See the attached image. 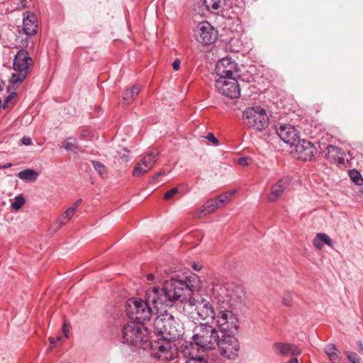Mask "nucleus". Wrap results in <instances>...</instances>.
<instances>
[{
  "label": "nucleus",
  "instance_id": "obj_23",
  "mask_svg": "<svg viewBox=\"0 0 363 363\" xmlns=\"http://www.w3.org/2000/svg\"><path fill=\"white\" fill-rule=\"evenodd\" d=\"M199 347L194 343V342H185L182 344L181 347V352L182 354L189 359L198 358V349Z\"/></svg>",
  "mask_w": 363,
  "mask_h": 363
},
{
  "label": "nucleus",
  "instance_id": "obj_34",
  "mask_svg": "<svg viewBox=\"0 0 363 363\" xmlns=\"http://www.w3.org/2000/svg\"><path fill=\"white\" fill-rule=\"evenodd\" d=\"M240 41L238 38H232L229 42V49L233 52H240Z\"/></svg>",
  "mask_w": 363,
  "mask_h": 363
},
{
  "label": "nucleus",
  "instance_id": "obj_30",
  "mask_svg": "<svg viewBox=\"0 0 363 363\" xmlns=\"http://www.w3.org/2000/svg\"><path fill=\"white\" fill-rule=\"evenodd\" d=\"M350 177L351 180L357 185H362L363 184V178L362 177L360 173L355 170L352 169L349 172Z\"/></svg>",
  "mask_w": 363,
  "mask_h": 363
},
{
  "label": "nucleus",
  "instance_id": "obj_7",
  "mask_svg": "<svg viewBox=\"0 0 363 363\" xmlns=\"http://www.w3.org/2000/svg\"><path fill=\"white\" fill-rule=\"evenodd\" d=\"M245 124L252 129L262 131L269 125V118L265 109L260 106L247 108L243 113Z\"/></svg>",
  "mask_w": 363,
  "mask_h": 363
},
{
  "label": "nucleus",
  "instance_id": "obj_47",
  "mask_svg": "<svg viewBox=\"0 0 363 363\" xmlns=\"http://www.w3.org/2000/svg\"><path fill=\"white\" fill-rule=\"evenodd\" d=\"M313 245L318 250H321L323 246V244L322 243L320 239L318 238V235H316L313 240Z\"/></svg>",
  "mask_w": 363,
  "mask_h": 363
},
{
  "label": "nucleus",
  "instance_id": "obj_43",
  "mask_svg": "<svg viewBox=\"0 0 363 363\" xmlns=\"http://www.w3.org/2000/svg\"><path fill=\"white\" fill-rule=\"evenodd\" d=\"M75 213V207H69L62 214L66 216V218L71 219Z\"/></svg>",
  "mask_w": 363,
  "mask_h": 363
},
{
  "label": "nucleus",
  "instance_id": "obj_15",
  "mask_svg": "<svg viewBox=\"0 0 363 363\" xmlns=\"http://www.w3.org/2000/svg\"><path fill=\"white\" fill-rule=\"evenodd\" d=\"M276 131L279 137L286 143L294 146L300 142L298 130L289 124H278Z\"/></svg>",
  "mask_w": 363,
  "mask_h": 363
},
{
  "label": "nucleus",
  "instance_id": "obj_48",
  "mask_svg": "<svg viewBox=\"0 0 363 363\" xmlns=\"http://www.w3.org/2000/svg\"><path fill=\"white\" fill-rule=\"evenodd\" d=\"M21 143H22V144H23L24 145H26V146L30 145L33 143L32 139L28 136H24L23 138H22Z\"/></svg>",
  "mask_w": 363,
  "mask_h": 363
},
{
  "label": "nucleus",
  "instance_id": "obj_17",
  "mask_svg": "<svg viewBox=\"0 0 363 363\" xmlns=\"http://www.w3.org/2000/svg\"><path fill=\"white\" fill-rule=\"evenodd\" d=\"M291 179L289 177H286L279 180L272 186L271 191L268 196V201L274 202L278 200L283 193L289 189Z\"/></svg>",
  "mask_w": 363,
  "mask_h": 363
},
{
  "label": "nucleus",
  "instance_id": "obj_36",
  "mask_svg": "<svg viewBox=\"0 0 363 363\" xmlns=\"http://www.w3.org/2000/svg\"><path fill=\"white\" fill-rule=\"evenodd\" d=\"M345 354L351 363H361V358L357 353L350 351H346Z\"/></svg>",
  "mask_w": 363,
  "mask_h": 363
},
{
  "label": "nucleus",
  "instance_id": "obj_21",
  "mask_svg": "<svg viewBox=\"0 0 363 363\" xmlns=\"http://www.w3.org/2000/svg\"><path fill=\"white\" fill-rule=\"evenodd\" d=\"M274 352L279 355H298L301 350L296 345L289 343L276 342L274 345Z\"/></svg>",
  "mask_w": 363,
  "mask_h": 363
},
{
  "label": "nucleus",
  "instance_id": "obj_1",
  "mask_svg": "<svg viewBox=\"0 0 363 363\" xmlns=\"http://www.w3.org/2000/svg\"><path fill=\"white\" fill-rule=\"evenodd\" d=\"M201 286V282L194 274L185 277L184 280L172 277L164 282L162 289L155 286L147 295L154 303L172 306L174 302L183 298L186 292L199 290Z\"/></svg>",
  "mask_w": 363,
  "mask_h": 363
},
{
  "label": "nucleus",
  "instance_id": "obj_13",
  "mask_svg": "<svg viewBox=\"0 0 363 363\" xmlns=\"http://www.w3.org/2000/svg\"><path fill=\"white\" fill-rule=\"evenodd\" d=\"M160 152L157 150L153 149L143 154L141 160L136 163L133 176L138 177L147 173L155 164L158 160Z\"/></svg>",
  "mask_w": 363,
  "mask_h": 363
},
{
  "label": "nucleus",
  "instance_id": "obj_28",
  "mask_svg": "<svg viewBox=\"0 0 363 363\" xmlns=\"http://www.w3.org/2000/svg\"><path fill=\"white\" fill-rule=\"evenodd\" d=\"M219 208L218 201L211 200L207 201L200 209V213L203 215H208L214 212Z\"/></svg>",
  "mask_w": 363,
  "mask_h": 363
},
{
  "label": "nucleus",
  "instance_id": "obj_49",
  "mask_svg": "<svg viewBox=\"0 0 363 363\" xmlns=\"http://www.w3.org/2000/svg\"><path fill=\"white\" fill-rule=\"evenodd\" d=\"M69 324H67L65 321L64 322V324L62 325V332L65 336V337H68L69 334Z\"/></svg>",
  "mask_w": 363,
  "mask_h": 363
},
{
  "label": "nucleus",
  "instance_id": "obj_53",
  "mask_svg": "<svg viewBox=\"0 0 363 363\" xmlns=\"http://www.w3.org/2000/svg\"><path fill=\"white\" fill-rule=\"evenodd\" d=\"M192 268L196 271H199L201 269V266L199 265L198 264H193Z\"/></svg>",
  "mask_w": 363,
  "mask_h": 363
},
{
  "label": "nucleus",
  "instance_id": "obj_20",
  "mask_svg": "<svg viewBox=\"0 0 363 363\" xmlns=\"http://www.w3.org/2000/svg\"><path fill=\"white\" fill-rule=\"evenodd\" d=\"M296 152L303 160H311L315 152V146L309 141L303 140L296 145Z\"/></svg>",
  "mask_w": 363,
  "mask_h": 363
},
{
  "label": "nucleus",
  "instance_id": "obj_14",
  "mask_svg": "<svg viewBox=\"0 0 363 363\" xmlns=\"http://www.w3.org/2000/svg\"><path fill=\"white\" fill-rule=\"evenodd\" d=\"M195 36L198 42L210 45L216 40L218 32L208 22L203 21L197 25Z\"/></svg>",
  "mask_w": 363,
  "mask_h": 363
},
{
  "label": "nucleus",
  "instance_id": "obj_44",
  "mask_svg": "<svg viewBox=\"0 0 363 363\" xmlns=\"http://www.w3.org/2000/svg\"><path fill=\"white\" fill-rule=\"evenodd\" d=\"M185 363H208L207 360L203 357L191 358L186 361Z\"/></svg>",
  "mask_w": 363,
  "mask_h": 363
},
{
  "label": "nucleus",
  "instance_id": "obj_60",
  "mask_svg": "<svg viewBox=\"0 0 363 363\" xmlns=\"http://www.w3.org/2000/svg\"><path fill=\"white\" fill-rule=\"evenodd\" d=\"M9 100H10V96H9L7 99H6V102H8Z\"/></svg>",
  "mask_w": 363,
  "mask_h": 363
},
{
  "label": "nucleus",
  "instance_id": "obj_33",
  "mask_svg": "<svg viewBox=\"0 0 363 363\" xmlns=\"http://www.w3.org/2000/svg\"><path fill=\"white\" fill-rule=\"evenodd\" d=\"M25 203V199L23 196L19 195L16 196L15 201L11 203V207L15 209L16 211H18L20 209L23 204Z\"/></svg>",
  "mask_w": 363,
  "mask_h": 363
},
{
  "label": "nucleus",
  "instance_id": "obj_37",
  "mask_svg": "<svg viewBox=\"0 0 363 363\" xmlns=\"http://www.w3.org/2000/svg\"><path fill=\"white\" fill-rule=\"evenodd\" d=\"M147 280L148 281H150V282H154L155 280L157 281H161L162 279H163V277L162 276L161 274L159 273V272L157 271V273H156V275L150 273V274H148L147 275Z\"/></svg>",
  "mask_w": 363,
  "mask_h": 363
},
{
  "label": "nucleus",
  "instance_id": "obj_4",
  "mask_svg": "<svg viewBox=\"0 0 363 363\" xmlns=\"http://www.w3.org/2000/svg\"><path fill=\"white\" fill-rule=\"evenodd\" d=\"M192 340L203 350H214L219 341L217 330L212 325L201 323L193 330Z\"/></svg>",
  "mask_w": 363,
  "mask_h": 363
},
{
  "label": "nucleus",
  "instance_id": "obj_26",
  "mask_svg": "<svg viewBox=\"0 0 363 363\" xmlns=\"http://www.w3.org/2000/svg\"><path fill=\"white\" fill-rule=\"evenodd\" d=\"M324 352L332 363H340V354L335 345H327L324 348Z\"/></svg>",
  "mask_w": 363,
  "mask_h": 363
},
{
  "label": "nucleus",
  "instance_id": "obj_12",
  "mask_svg": "<svg viewBox=\"0 0 363 363\" xmlns=\"http://www.w3.org/2000/svg\"><path fill=\"white\" fill-rule=\"evenodd\" d=\"M215 86L220 94L230 99L238 98L240 94L235 77H219L216 80Z\"/></svg>",
  "mask_w": 363,
  "mask_h": 363
},
{
  "label": "nucleus",
  "instance_id": "obj_51",
  "mask_svg": "<svg viewBox=\"0 0 363 363\" xmlns=\"http://www.w3.org/2000/svg\"><path fill=\"white\" fill-rule=\"evenodd\" d=\"M11 166H12L11 163H6L5 164L0 165V169H4L9 168Z\"/></svg>",
  "mask_w": 363,
  "mask_h": 363
},
{
  "label": "nucleus",
  "instance_id": "obj_52",
  "mask_svg": "<svg viewBox=\"0 0 363 363\" xmlns=\"http://www.w3.org/2000/svg\"><path fill=\"white\" fill-rule=\"evenodd\" d=\"M81 203H82V199H79L74 203V205L72 207H75V211H77V209Z\"/></svg>",
  "mask_w": 363,
  "mask_h": 363
},
{
  "label": "nucleus",
  "instance_id": "obj_11",
  "mask_svg": "<svg viewBox=\"0 0 363 363\" xmlns=\"http://www.w3.org/2000/svg\"><path fill=\"white\" fill-rule=\"evenodd\" d=\"M217 347L220 354L229 359H234L238 355L240 344L234 335H223L218 341Z\"/></svg>",
  "mask_w": 363,
  "mask_h": 363
},
{
  "label": "nucleus",
  "instance_id": "obj_56",
  "mask_svg": "<svg viewBox=\"0 0 363 363\" xmlns=\"http://www.w3.org/2000/svg\"><path fill=\"white\" fill-rule=\"evenodd\" d=\"M159 178V174H156L152 177V182H155Z\"/></svg>",
  "mask_w": 363,
  "mask_h": 363
},
{
  "label": "nucleus",
  "instance_id": "obj_24",
  "mask_svg": "<svg viewBox=\"0 0 363 363\" xmlns=\"http://www.w3.org/2000/svg\"><path fill=\"white\" fill-rule=\"evenodd\" d=\"M203 4L208 11L219 13L225 6V0H203Z\"/></svg>",
  "mask_w": 363,
  "mask_h": 363
},
{
  "label": "nucleus",
  "instance_id": "obj_32",
  "mask_svg": "<svg viewBox=\"0 0 363 363\" xmlns=\"http://www.w3.org/2000/svg\"><path fill=\"white\" fill-rule=\"evenodd\" d=\"M91 163L94 169L99 173V175L103 177L104 175L106 174V168L101 162L92 160Z\"/></svg>",
  "mask_w": 363,
  "mask_h": 363
},
{
  "label": "nucleus",
  "instance_id": "obj_42",
  "mask_svg": "<svg viewBox=\"0 0 363 363\" xmlns=\"http://www.w3.org/2000/svg\"><path fill=\"white\" fill-rule=\"evenodd\" d=\"M177 192H178V189L177 188H173V189H170L169 191H167L164 194V199H166V200H169L173 196H174L176 194H177Z\"/></svg>",
  "mask_w": 363,
  "mask_h": 363
},
{
  "label": "nucleus",
  "instance_id": "obj_35",
  "mask_svg": "<svg viewBox=\"0 0 363 363\" xmlns=\"http://www.w3.org/2000/svg\"><path fill=\"white\" fill-rule=\"evenodd\" d=\"M294 299V294L290 291H286L282 298V303L286 306H291Z\"/></svg>",
  "mask_w": 363,
  "mask_h": 363
},
{
  "label": "nucleus",
  "instance_id": "obj_19",
  "mask_svg": "<svg viewBox=\"0 0 363 363\" xmlns=\"http://www.w3.org/2000/svg\"><path fill=\"white\" fill-rule=\"evenodd\" d=\"M37 27L35 16L33 13L27 11L24 14L23 21V33L28 36L34 35L36 33Z\"/></svg>",
  "mask_w": 363,
  "mask_h": 363
},
{
  "label": "nucleus",
  "instance_id": "obj_25",
  "mask_svg": "<svg viewBox=\"0 0 363 363\" xmlns=\"http://www.w3.org/2000/svg\"><path fill=\"white\" fill-rule=\"evenodd\" d=\"M140 87L138 84L133 85L130 89H128L123 94L122 98L124 105L130 104L139 94Z\"/></svg>",
  "mask_w": 363,
  "mask_h": 363
},
{
  "label": "nucleus",
  "instance_id": "obj_50",
  "mask_svg": "<svg viewBox=\"0 0 363 363\" xmlns=\"http://www.w3.org/2000/svg\"><path fill=\"white\" fill-rule=\"evenodd\" d=\"M181 62L179 59H176L172 63V67L174 70H178L180 68Z\"/></svg>",
  "mask_w": 363,
  "mask_h": 363
},
{
  "label": "nucleus",
  "instance_id": "obj_9",
  "mask_svg": "<svg viewBox=\"0 0 363 363\" xmlns=\"http://www.w3.org/2000/svg\"><path fill=\"white\" fill-rule=\"evenodd\" d=\"M216 315V325L221 333L226 335H235L238 330V320L235 315L230 311L222 308L217 309Z\"/></svg>",
  "mask_w": 363,
  "mask_h": 363
},
{
  "label": "nucleus",
  "instance_id": "obj_16",
  "mask_svg": "<svg viewBox=\"0 0 363 363\" xmlns=\"http://www.w3.org/2000/svg\"><path fill=\"white\" fill-rule=\"evenodd\" d=\"M238 71V64L230 57L222 58L216 66V73L219 77H234L233 74Z\"/></svg>",
  "mask_w": 363,
  "mask_h": 363
},
{
  "label": "nucleus",
  "instance_id": "obj_39",
  "mask_svg": "<svg viewBox=\"0 0 363 363\" xmlns=\"http://www.w3.org/2000/svg\"><path fill=\"white\" fill-rule=\"evenodd\" d=\"M327 151L328 154H335V155H342V150L334 145H328Z\"/></svg>",
  "mask_w": 363,
  "mask_h": 363
},
{
  "label": "nucleus",
  "instance_id": "obj_5",
  "mask_svg": "<svg viewBox=\"0 0 363 363\" xmlns=\"http://www.w3.org/2000/svg\"><path fill=\"white\" fill-rule=\"evenodd\" d=\"M123 342L140 347L149 340V332L143 323L138 322H129L122 329Z\"/></svg>",
  "mask_w": 363,
  "mask_h": 363
},
{
  "label": "nucleus",
  "instance_id": "obj_55",
  "mask_svg": "<svg viewBox=\"0 0 363 363\" xmlns=\"http://www.w3.org/2000/svg\"><path fill=\"white\" fill-rule=\"evenodd\" d=\"M129 151H127V154H123L121 156V158L123 159L125 161H128V155Z\"/></svg>",
  "mask_w": 363,
  "mask_h": 363
},
{
  "label": "nucleus",
  "instance_id": "obj_10",
  "mask_svg": "<svg viewBox=\"0 0 363 363\" xmlns=\"http://www.w3.org/2000/svg\"><path fill=\"white\" fill-rule=\"evenodd\" d=\"M170 340L160 339L151 342V356L162 362H169L174 358L175 349L172 346Z\"/></svg>",
  "mask_w": 363,
  "mask_h": 363
},
{
  "label": "nucleus",
  "instance_id": "obj_6",
  "mask_svg": "<svg viewBox=\"0 0 363 363\" xmlns=\"http://www.w3.org/2000/svg\"><path fill=\"white\" fill-rule=\"evenodd\" d=\"M32 62L33 60L26 50H20L16 53L13 62V68L16 72L13 73L9 79L13 86H18L24 81Z\"/></svg>",
  "mask_w": 363,
  "mask_h": 363
},
{
  "label": "nucleus",
  "instance_id": "obj_58",
  "mask_svg": "<svg viewBox=\"0 0 363 363\" xmlns=\"http://www.w3.org/2000/svg\"><path fill=\"white\" fill-rule=\"evenodd\" d=\"M4 82L0 80V91L3 89Z\"/></svg>",
  "mask_w": 363,
  "mask_h": 363
},
{
  "label": "nucleus",
  "instance_id": "obj_3",
  "mask_svg": "<svg viewBox=\"0 0 363 363\" xmlns=\"http://www.w3.org/2000/svg\"><path fill=\"white\" fill-rule=\"evenodd\" d=\"M154 329L162 339L170 341L179 339L184 334V327L181 321L167 312L155 318Z\"/></svg>",
  "mask_w": 363,
  "mask_h": 363
},
{
  "label": "nucleus",
  "instance_id": "obj_31",
  "mask_svg": "<svg viewBox=\"0 0 363 363\" xmlns=\"http://www.w3.org/2000/svg\"><path fill=\"white\" fill-rule=\"evenodd\" d=\"M235 193V190H232L230 191L225 192L223 194L219 195L218 197L215 199L216 201H218V206L224 202H225L227 200L230 199Z\"/></svg>",
  "mask_w": 363,
  "mask_h": 363
},
{
  "label": "nucleus",
  "instance_id": "obj_40",
  "mask_svg": "<svg viewBox=\"0 0 363 363\" xmlns=\"http://www.w3.org/2000/svg\"><path fill=\"white\" fill-rule=\"evenodd\" d=\"M70 219L66 218L63 214H62L58 219L57 220V223L58 224L57 228H62L64 225H65Z\"/></svg>",
  "mask_w": 363,
  "mask_h": 363
},
{
  "label": "nucleus",
  "instance_id": "obj_46",
  "mask_svg": "<svg viewBox=\"0 0 363 363\" xmlns=\"http://www.w3.org/2000/svg\"><path fill=\"white\" fill-rule=\"evenodd\" d=\"M206 138L216 145H218L219 143L218 140L214 136V135L212 133H208Z\"/></svg>",
  "mask_w": 363,
  "mask_h": 363
},
{
  "label": "nucleus",
  "instance_id": "obj_18",
  "mask_svg": "<svg viewBox=\"0 0 363 363\" xmlns=\"http://www.w3.org/2000/svg\"><path fill=\"white\" fill-rule=\"evenodd\" d=\"M229 287L220 284H213L212 287L213 298L218 303L228 305Z\"/></svg>",
  "mask_w": 363,
  "mask_h": 363
},
{
  "label": "nucleus",
  "instance_id": "obj_57",
  "mask_svg": "<svg viewBox=\"0 0 363 363\" xmlns=\"http://www.w3.org/2000/svg\"><path fill=\"white\" fill-rule=\"evenodd\" d=\"M287 363H298V362L297 358H293Z\"/></svg>",
  "mask_w": 363,
  "mask_h": 363
},
{
  "label": "nucleus",
  "instance_id": "obj_38",
  "mask_svg": "<svg viewBox=\"0 0 363 363\" xmlns=\"http://www.w3.org/2000/svg\"><path fill=\"white\" fill-rule=\"evenodd\" d=\"M318 238L320 239L323 244L332 247V241L330 237L325 233H318Z\"/></svg>",
  "mask_w": 363,
  "mask_h": 363
},
{
  "label": "nucleus",
  "instance_id": "obj_8",
  "mask_svg": "<svg viewBox=\"0 0 363 363\" xmlns=\"http://www.w3.org/2000/svg\"><path fill=\"white\" fill-rule=\"evenodd\" d=\"M187 306L194 311L201 320L216 318V312L212 303L199 294H193L188 299Z\"/></svg>",
  "mask_w": 363,
  "mask_h": 363
},
{
  "label": "nucleus",
  "instance_id": "obj_2",
  "mask_svg": "<svg viewBox=\"0 0 363 363\" xmlns=\"http://www.w3.org/2000/svg\"><path fill=\"white\" fill-rule=\"evenodd\" d=\"M152 287L146 291V300L138 299L136 298H130L125 304V311L127 315L131 318L135 319L138 323H143L146 320H150L153 313L162 309L163 307H167L166 304H160L154 303L148 298L147 294L152 290Z\"/></svg>",
  "mask_w": 363,
  "mask_h": 363
},
{
  "label": "nucleus",
  "instance_id": "obj_59",
  "mask_svg": "<svg viewBox=\"0 0 363 363\" xmlns=\"http://www.w3.org/2000/svg\"><path fill=\"white\" fill-rule=\"evenodd\" d=\"M157 174H159V177L164 174V171H160V172L157 173Z\"/></svg>",
  "mask_w": 363,
  "mask_h": 363
},
{
  "label": "nucleus",
  "instance_id": "obj_27",
  "mask_svg": "<svg viewBox=\"0 0 363 363\" xmlns=\"http://www.w3.org/2000/svg\"><path fill=\"white\" fill-rule=\"evenodd\" d=\"M38 176V172L30 169H26L18 173V177L19 179L30 182H35Z\"/></svg>",
  "mask_w": 363,
  "mask_h": 363
},
{
  "label": "nucleus",
  "instance_id": "obj_54",
  "mask_svg": "<svg viewBox=\"0 0 363 363\" xmlns=\"http://www.w3.org/2000/svg\"><path fill=\"white\" fill-rule=\"evenodd\" d=\"M357 345L359 346V352H363V345H362V342L358 341Z\"/></svg>",
  "mask_w": 363,
  "mask_h": 363
},
{
  "label": "nucleus",
  "instance_id": "obj_41",
  "mask_svg": "<svg viewBox=\"0 0 363 363\" xmlns=\"http://www.w3.org/2000/svg\"><path fill=\"white\" fill-rule=\"evenodd\" d=\"M238 164L241 165L242 167H247L248 166L251 162L252 160L250 157H243L238 159Z\"/></svg>",
  "mask_w": 363,
  "mask_h": 363
},
{
  "label": "nucleus",
  "instance_id": "obj_45",
  "mask_svg": "<svg viewBox=\"0 0 363 363\" xmlns=\"http://www.w3.org/2000/svg\"><path fill=\"white\" fill-rule=\"evenodd\" d=\"M62 340V337H50L49 338V342H50V350H52V348H54L55 346H56V344L58 341H61Z\"/></svg>",
  "mask_w": 363,
  "mask_h": 363
},
{
  "label": "nucleus",
  "instance_id": "obj_29",
  "mask_svg": "<svg viewBox=\"0 0 363 363\" xmlns=\"http://www.w3.org/2000/svg\"><path fill=\"white\" fill-rule=\"evenodd\" d=\"M62 147L67 151H71L73 152H77L79 150V147L74 138H69V140L65 141L63 143Z\"/></svg>",
  "mask_w": 363,
  "mask_h": 363
},
{
  "label": "nucleus",
  "instance_id": "obj_22",
  "mask_svg": "<svg viewBox=\"0 0 363 363\" xmlns=\"http://www.w3.org/2000/svg\"><path fill=\"white\" fill-rule=\"evenodd\" d=\"M245 298V293L241 286L229 287L228 305H233L234 303L242 302Z\"/></svg>",
  "mask_w": 363,
  "mask_h": 363
}]
</instances>
